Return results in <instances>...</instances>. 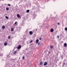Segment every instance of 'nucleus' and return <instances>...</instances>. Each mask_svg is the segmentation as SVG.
<instances>
[{"label":"nucleus","mask_w":67,"mask_h":67,"mask_svg":"<svg viewBox=\"0 0 67 67\" xmlns=\"http://www.w3.org/2000/svg\"><path fill=\"white\" fill-rule=\"evenodd\" d=\"M21 48V45H19L18 46V47H17V48L18 49H20V48Z\"/></svg>","instance_id":"1"},{"label":"nucleus","mask_w":67,"mask_h":67,"mask_svg":"<svg viewBox=\"0 0 67 67\" xmlns=\"http://www.w3.org/2000/svg\"><path fill=\"white\" fill-rule=\"evenodd\" d=\"M39 42V40L38 39H37L36 41V44H38Z\"/></svg>","instance_id":"2"},{"label":"nucleus","mask_w":67,"mask_h":67,"mask_svg":"<svg viewBox=\"0 0 67 67\" xmlns=\"http://www.w3.org/2000/svg\"><path fill=\"white\" fill-rule=\"evenodd\" d=\"M47 65V62H45L44 63V66H46V65Z\"/></svg>","instance_id":"3"},{"label":"nucleus","mask_w":67,"mask_h":67,"mask_svg":"<svg viewBox=\"0 0 67 67\" xmlns=\"http://www.w3.org/2000/svg\"><path fill=\"white\" fill-rule=\"evenodd\" d=\"M2 29H3V30H4V29H5V26H2Z\"/></svg>","instance_id":"4"},{"label":"nucleus","mask_w":67,"mask_h":67,"mask_svg":"<svg viewBox=\"0 0 67 67\" xmlns=\"http://www.w3.org/2000/svg\"><path fill=\"white\" fill-rule=\"evenodd\" d=\"M50 48L51 49H53V46H51Z\"/></svg>","instance_id":"5"},{"label":"nucleus","mask_w":67,"mask_h":67,"mask_svg":"<svg viewBox=\"0 0 67 67\" xmlns=\"http://www.w3.org/2000/svg\"><path fill=\"white\" fill-rule=\"evenodd\" d=\"M29 34L30 35H32L33 34V32L32 31H30L29 32Z\"/></svg>","instance_id":"6"},{"label":"nucleus","mask_w":67,"mask_h":67,"mask_svg":"<svg viewBox=\"0 0 67 67\" xmlns=\"http://www.w3.org/2000/svg\"><path fill=\"white\" fill-rule=\"evenodd\" d=\"M50 31L51 32H53L54 31V29H51L50 30Z\"/></svg>","instance_id":"7"},{"label":"nucleus","mask_w":67,"mask_h":67,"mask_svg":"<svg viewBox=\"0 0 67 67\" xmlns=\"http://www.w3.org/2000/svg\"><path fill=\"white\" fill-rule=\"evenodd\" d=\"M40 65L41 66V65H43V62H40Z\"/></svg>","instance_id":"8"},{"label":"nucleus","mask_w":67,"mask_h":67,"mask_svg":"<svg viewBox=\"0 0 67 67\" xmlns=\"http://www.w3.org/2000/svg\"><path fill=\"white\" fill-rule=\"evenodd\" d=\"M67 44H66V43H64V46H65V47H66V46H67Z\"/></svg>","instance_id":"9"},{"label":"nucleus","mask_w":67,"mask_h":67,"mask_svg":"<svg viewBox=\"0 0 67 67\" xmlns=\"http://www.w3.org/2000/svg\"><path fill=\"white\" fill-rule=\"evenodd\" d=\"M8 45V43L7 42H5L4 43V45L5 46H7V45Z\"/></svg>","instance_id":"10"},{"label":"nucleus","mask_w":67,"mask_h":67,"mask_svg":"<svg viewBox=\"0 0 67 67\" xmlns=\"http://www.w3.org/2000/svg\"><path fill=\"white\" fill-rule=\"evenodd\" d=\"M17 16L18 18H20V15H19V14H17Z\"/></svg>","instance_id":"11"},{"label":"nucleus","mask_w":67,"mask_h":67,"mask_svg":"<svg viewBox=\"0 0 67 67\" xmlns=\"http://www.w3.org/2000/svg\"><path fill=\"white\" fill-rule=\"evenodd\" d=\"M26 12L27 13H29V12H30V10H26Z\"/></svg>","instance_id":"12"},{"label":"nucleus","mask_w":67,"mask_h":67,"mask_svg":"<svg viewBox=\"0 0 67 67\" xmlns=\"http://www.w3.org/2000/svg\"><path fill=\"white\" fill-rule=\"evenodd\" d=\"M16 51H14V54H16Z\"/></svg>","instance_id":"13"},{"label":"nucleus","mask_w":67,"mask_h":67,"mask_svg":"<svg viewBox=\"0 0 67 67\" xmlns=\"http://www.w3.org/2000/svg\"><path fill=\"white\" fill-rule=\"evenodd\" d=\"M11 31H13V28H12L11 29Z\"/></svg>","instance_id":"14"},{"label":"nucleus","mask_w":67,"mask_h":67,"mask_svg":"<svg viewBox=\"0 0 67 67\" xmlns=\"http://www.w3.org/2000/svg\"><path fill=\"white\" fill-rule=\"evenodd\" d=\"M65 31H67V27H66L65 28Z\"/></svg>","instance_id":"15"},{"label":"nucleus","mask_w":67,"mask_h":67,"mask_svg":"<svg viewBox=\"0 0 67 67\" xmlns=\"http://www.w3.org/2000/svg\"><path fill=\"white\" fill-rule=\"evenodd\" d=\"M6 9L7 10H9V9L8 8V7H7L6 8Z\"/></svg>","instance_id":"16"},{"label":"nucleus","mask_w":67,"mask_h":67,"mask_svg":"<svg viewBox=\"0 0 67 67\" xmlns=\"http://www.w3.org/2000/svg\"><path fill=\"white\" fill-rule=\"evenodd\" d=\"M5 18H6V19H9V17H8L7 16H6Z\"/></svg>","instance_id":"17"},{"label":"nucleus","mask_w":67,"mask_h":67,"mask_svg":"<svg viewBox=\"0 0 67 67\" xmlns=\"http://www.w3.org/2000/svg\"><path fill=\"white\" fill-rule=\"evenodd\" d=\"M24 56H23L22 58L23 59V60L24 59Z\"/></svg>","instance_id":"18"},{"label":"nucleus","mask_w":67,"mask_h":67,"mask_svg":"<svg viewBox=\"0 0 67 67\" xmlns=\"http://www.w3.org/2000/svg\"><path fill=\"white\" fill-rule=\"evenodd\" d=\"M57 24H58V25H60V23H59V22H58L57 23Z\"/></svg>","instance_id":"19"},{"label":"nucleus","mask_w":67,"mask_h":67,"mask_svg":"<svg viewBox=\"0 0 67 67\" xmlns=\"http://www.w3.org/2000/svg\"><path fill=\"white\" fill-rule=\"evenodd\" d=\"M11 37L10 36H9L8 37V39H10V38Z\"/></svg>","instance_id":"20"},{"label":"nucleus","mask_w":67,"mask_h":67,"mask_svg":"<svg viewBox=\"0 0 67 67\" xmlns=\"http://www.w3.org/2000/svg\"><path fill=\"white\" fill-rule=\"evenodd\" d=\"M33 42V41H31L30 42V43H31V42Z\"/></svg>","instance_id":"21"},{"label":"nucleus","mask_w":67,"mask_h":67,"mask_svg":"<svg viewBox=\"0 0 67 67\" xmlns=\"http://www.w3.org/2000/svg\"><path fill=\"white\" fill-rule=\"evenodd\" d=\"M8 6H11V5L10 4H8Z\"/></svg>","instance_id":"22"},{"label":"nucleus","mask_w":67,"mask_h":67,"mask_svg":"<svg viewBox=\"0 0 67 67\" xmlns=\"http://www.w3.org/2000/svg\"><path fill=\"white\" fill-rule=\"evenodd\" d=\"M17 23V22L16 21V22H15V24H16Z\"/></svg>","instance_id":"23"},{"label":"nucleus","mask_w":67,"mask_h":67,"mask_svg":"<svg viewBox=\"0 0 67 67\" xmlns=\"http://www.w3.org/2000/svg\"><path fill=\"white\" fill-rule=\"evenodd\" d=\"M40 44V42H39L38 43V45H39Z\"/></svg>","instance_id":"24"},{"label":"nucleus","mask_w":67,"mask_h":67,"mask_svg":"<svg viewBox=\"0 0 67 67\" xmlns=\"http://www.w3.org/2000/svg\"><path fill=\"white\" fill-rule=\"evenodd\" d=\"M63 64L64 65H65V63H63Z\"/></svg>","instance_id":"25"},{"label":"nucleus","mask_w":67,"mask_h":67,"mask_svg":"<svg viewBox=\"0 0 67 67\" xmlns=\"http://www.w3.org/2000/svg\"><path fill=\"white\" fill-rule=\"evenodd\" d=\"M57 38H59V36H58Z\"/></svg>","instance_id":"26"},{"label":"nucleus","mask_w":67,"mask_h":67,"mask_svg":"<svg viewBox=\"0 0 67 67\" xmlns=\"http://www.w3.org/2000/svg\"><path fill=\"white\" fill-rule=\"evenodd\" d=\"M36 31H37V29H36Z\"/></svg>","instance_id":"27"},{"label":"nucleus","mask_w":67,"mask_h":67,"mask_svg":"<svg viewBox=\"0 0 67 67\" xmlns=\"http://www.w3.org/2000/svg\"><path fill=\"white\" fill-rule=\"evenodd\" d=\"M42 40V39L41 38H40V40Z\"/></svg>","instance_id":"28"},{"label":"nucleus","mask_w":67,"mask_h":67,"mask_svg":"<svg viewBox=\"0 0 67 67\" xmlns=\"http://www.w3.org/2000/svg\"><path fill=\"white\" fill-rule=\"evenodd\" d=\"M55 19V18L54 17V19Z\"/></svg>","instance_id":"29"},{"label":"nucleus","mask_w":67,"mask_h":67,"mask_svg":"<svg viewBox=\"0 0 67 67\" xmlns=\"http://www.w3.org/2000/svg\"><path fill=\"white\" fill-rule=\"evenodd\" d=\"M54 20H55V21H56V19H54Z\"/></svg>","instance_id":"30"},{"label":"nucleus","mask_w":67,"mask_h":67,"mask_svg":"<svg viewBox=\"0 0 67 67\" xmlns=\"http://www.w3.org/2000/svg\"><path fill=\"white\" fill-rule=\"evenodd\" d=\"M49 53H50L49 52Z\"/></svg>","instance_id":"31"}]
</instances>
